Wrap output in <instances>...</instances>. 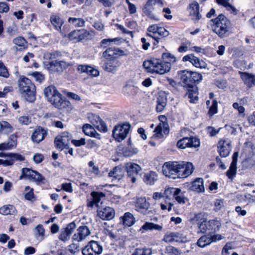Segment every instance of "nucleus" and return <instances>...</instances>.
<instances>
[{"label":"nucleus","mask_w":255,"mask_h":255,"mask_svg":"<svg viewBox=\"0 0 255 255\" xmlns=\"http://www.w3.org/2000/svg\"><path fill=\"white\" fill-rule=\"evenodd\" d=\"M238 157V153L235 152L233 155L232 162L229 170L226 172V175L229 179H232L236 174L237 163Z\"/></svg>","instance_id":"nucleus-29"},{"label":"nucleus","mask_w":255,"mask_h":255,"mask_svg":"<svg viewBox=\"0 0 255 255\" xmlns=\"http://www.w3.org/2000/svg\"><path fill=\"white\" fill-rule=\"evenodd\" d=\"M200 6L197 1H193L190 4L189 12L192 18L195 21H198L201 17L199 12Z\"/></svg>","instance_id":"nucleus-28"},{"label":"nucleus","mask_w":255,"mask_h":255,"mask_svg":"<svg viewBox=\"0 0 255 255\" xmlns=\"http://www.w3.org/2000/svg\"><path fill=\"white\" fill-rule=\"evenodd\" d=\"M16 210L14 206L11 205H4L0 208V214L3 215H14Z\"/></svg>","instance_id":"nucleus-42"},{"label":"nucleus","mask_w":255,"mask_h":255,"mask_svg":"<svg viewBox=\"0 0 255 255\" xmlns=\"http://www.w3.org/2000/svg\"><path fill=\"white\" fill-rule=\"evenodd\" d=\"M182 61L183 62L189 61L195 67L200 69L206 68L207 66L204 61L200 59L192 54L184 56L182 58Z\"/></svg>","instance_id":"nucleus-18"},{"label":"nucleus","mask_w":255,"mask_h":255,"mask_svg":"<svg viewBox=\"0 0 255 255\" xmlns=\"http://www.w3.org/2000/svg\"><path fill=\"white\" fill-rule=\"evenodd\" d=\"M98 216L103 220H110L115 216L114 210L110 207H99L97 210Z\"/></svg>","instance_id":"nucleus-19"},{"label":"nucleus","mask_w":255,"mask_h":255,"mask_svg":"<svg viewBox=\"0 0 255 255\" xmlns=\"http://www.w3.org/2000/svg\"><path fill=\"white\" fill-rule=\"evenodd\" d=\"M71 138V134L68 132L65 131L56 137L54 143L56 147L62 150L68 147Z\"/></svg>","instance_id":"nucleus-10"},{"label":"nucleus","mask_w":255,"mask_h":255,"mask_svg":"<svg viewBox=\"0 0 255 255\" xmlns=\"http://www.w3.org/2000/svg\"><path fill=\"white\" fill-rule=\"evenodd\" d=\"M218 103L215 100L212 102V105L209 109V115L212 116L218 112Z\"/></svg>","instance_id":"nucleus-58"},{"label":"nucleus","mask_w":255,"mask_h":255,"mask_svg":"<svg viewBox=\"0 0 255 255\" xmlns=\"http://www.w3.org/2000/svg\"><path fill=\"white\" fill-rule=\"evenodd\" d=\"M88 118L90 122L94 126L99 128V126H101L103 131H107L106 124L102 121L99 116L92 114L88 117Z\"/></svg>","instance_id":"nucleus-30"},{"label":"nucleus","mask_w":255,"mask_h":255,"mask_svg":"<svg viewBox=\"0 0 255 255\" xmlns=\"http://www.w3.org/2000/svg\"><path fill=\"white\" fill-rule=\"evenodd\" d=\"M177 162H167L162 166L163 174L166 177L172 179L178 178Z\"/></svg>","instance_id":"nucleus-7"},{"label":"nucleus","mask_w":255,"mask_h":255,"mask_svg":"<svg viewBox=\"0 0 255 255\" xmlns=\"http://www.w3.org/2000/svg\"><path fill=\"white\" fill-rule=\"evenodd\" d=\"M188 97L190 99V102L195 103L198 100V94L196 91H189L188 93Z\"/></svg>","instance_id":"nucleus-60"},{"label":"nucleus","mask_w":255,"mask_h":255,"mask_svg":"<svg viewBox=\"0 0 255 255\" xmlns=\"http://www.w3.org/2000/svg\"><path fill=\"white\" fill-rule=\"evenodd\" d=\"M75 228L76 224L74 222L69 224L66 228L62 229L59 239L64 242L68 241Z\"/></svg>","instance_id":"nucleus-20"},{"label":"nucleus","mask_w":255,"mask_h":255,"mask_svg":"<svg viewBox=\"0 0 255 255\" xmlns=\"http://www.w3.org/2000/svg\"><path fill=\"white\" fill-rule=\"evenodd\" d=\"M103 67L104 69L108 72L115 71L118 66V63L114 58L103 59Z\"/></svg>","instance_id":"nucleus-31"},{"label":"nucleus","mask_w":255,"mask_h":255,"mask_svg":"<svg viewBox=\"0 0 255 255\" xmlns=\"http://www.w3.org/2000/svg\"><path fill=\"white\" fill-rule=\"evenodd\" d=\"M78 71L80 73H85L94 77L98 76L99 72L93 67L85 65H79L77 67Z\"/></svg>","instance_id":"nucleus-32"},{"label":"nucleus","mask_w":255,"mask_h":255,"mask_svg":"<svg viewBox=\"0 0 255 255\" xmlns=\"http://www.w3.org/2000/svg\"><path fill=\"white\" fill-rule=\"evenodd\" d=\"M126 169L128 178L132 183L135 182L136 177L141 170V167L136 163L128 162L126 164Z\"/></svg>","instance_id":"nucleus-13"},{"label":"nucleus","mask_w":255,"mask_h":255,"mask_svg":"<svg viewBox=\"0 0 255 255\" xmlns=\"http://www.w3.org/2000/svg\"><path fill=\"white\" fill-rule=\"evenodd\" d=\"M218 152L222 157L228 156L231 150V141L230 139H223L218 143Z\"/></svg>","instance_id":"nucleus-16"},{"label":"nucleus","mask_w":255,"mask_h":255,"mask_svg":"<svg viewBox=\"0 0 255 255\" xmlns=\"http://www.w3.org/2000/svg\"><path fill=\"white\" fill-rule=\"evenodd\" d=\"M18 122L21 125H28L31 122V117L28 116H21L18 119Z\"/></svg>","instance_id":"nucleus-54"},{"label":"nucleus","mask_w":255,"mask_h":255,"mask_svg":"<svg viewBox=\"0 0 255 255\" xmlns=\"http://www.w3.org/2000/svg\"><path fill=\"white\" fill-rule=\"evenodd\" d=\"M191 190L197 192H203L204 191L203 180L202 178H197L192 183L190 187Z\"/></svg>","instance_id":"nucleus-34"},{"label":"nucleus","mask_w":255,"mask_h":255,"mask_svg":"<svg viewBox=\"0 0 255 255\" xmlns=\"http://www.w3.org/2000/svg\"><path fill=\"white\" fill-rule=\"evenodd\" d=\"M91 195V200H89L87 203V206L90 208H93L94 206L98 207L101 199L105 197V195L102 192H92Z\"/></svg>","instance_id":"nucleus-27"},{"label":"nucleus","mask_w":255,"mask_h":255,"mask_svg":"<svg viewBox=\"0 0 255 255\" xmlns=\"http://www.w3.org/2000/svg\"><path fill=\"white\" fill-rule=\"evenodd\" d=\"M239 74L248 87L251 88L255 85V75L244 72H239Z\"/></svg>","instance_id":"nucleus-26"},{"label":"nucleus","mask_w":255,"mask_h":255,"mask_svg":"<svg viewBox=\"0 0 255 255\" xmlns=\"http://www.w3.org/2000/svg\"><path fill=\"white\" fill-rule=\"evenodd\" d=\"M175 189V188H168L166 189L163 192L164 198H165L166 199L168 200L170 199L172 195L174 196Z\"/></svg>","instance_id":"nucleus-59"},{"label":"nucleus","mask_w":255,"mask_h":255,"mask_svg":"<svg viewBox=\"0 0 255 255\" xmlns=\"http://www.w3.org/2000/svg\"><path fill=\"white\" fill-rule=\"evenodd\" d=\"M46 134V131L42 128L39 127L35 128L33 132L31 135V139L33 142L38 143L43 140Z\"/></svg>","instance_id":"nucleus-25"},{"label":"nucleus","mask_w":255,"mask_h":255,"mask_svg":"<svg viewBox=\"0 0 255 255\" xmlns=\"http://www.w3.org/2000/svg\"><path fill=\"white\" fill-rule=\"evenodd\" d=\"M90 234L91 232L88 227L82 226L78 228L77 233L73 235L72 239L73 240L78 242L82 241L85 240Z\"/></svg>","instance_id":"nucleus-21"},{"label":"nucleus","mask_w":255,"mask_h":255,"mask_svg":"<svg viewBox=\"0 0 255 255\" xmlns=\"http://www.w3.org/2000/svg\"><path fill=\"white\" fill-rule=\"evenodd\" d=\"M214 242V239L212 238L211 235H207L201 237L197 242L198 246L204 248L207 245H210L211 243Z\"/></svg>","instance_id":"nucleus-44"},{"label":"nucleus","mask_w":255,"mask_h":255,"mask_svg":"<svg viewBox=\"0 0 255 255\" xmlns=\"http://www.w3.org/2000/svg\"><path fill=\"white\" fill-rule=\"evenodd\" d=\"M167 103V98L164 93H159L157 99L156 110L158 112H162Z\"/></svg>","instance_id":"nucleus-36"},{"label":"nucleus","mask_w":255,"mask_h":255,"mask_svg":"<svg viewBox=\"0 0 255 255\" xmlns=\"http://www.w3.org/2000/svg\"><path fill=\"white\" fill-rule=\"evenodd\" d=\"M13 42L19 46H23L26 43L25 40L22 37H17L13 40Z\"/></svg>","instance_id":"nucleus-64"},{"label":"nucleus","mask_w":255,"mask_h":255,"mask_svg":"<svg viewBox=\"0 0 255 255\" xmlns=\"http://www.w3.org/2000/svg\"><path fill=\"white\" fill-rule=\"evenodd\" d=\"M169 128L167 123L162 122L160 123L155 128L154 130V134L153 136L155 138L160 139L163 137V132L165 134L169 133Z\"/></svg>","instance_id":"nucleus-24"},{"label":"nucleus","mask_w":255,"mask_h":255,"mask_svg":"<svg viewBox=\"0 0 255 255\" xmlns=\"http://www.w3.org/2000/svg\"><path fill=\"white\" fill-rule=\"evenodd\" d=\"M68 22L75 27H82L85 25V21L82 18L69 17Z\"/></svg>","instance_id":"nucleus-47"},{"label":"nucleus","mask_w":255,"mask_h":255,"mask_svg":"<svg viewBox=\"0 0 255 255\" xmlns=\"http://www.w3.org/2000/svg\"><path fill=\"white\" fill-rule=\"evenodd\" d=\"M61 55L62 54L60 51L47 52L44 54L43 58L47 60L55 59L61 57Z\"/></svg>","instance_id":"nucleus-50"},{"label":"nucleus","mask_w":255,"mask_h":255,"mask_svg":"<svg viewBox=\"0 0 255 255\" xmlns=\"http://www.w3.org/2000/svg\"><path fill=\"white\" fill-rule=\"evenodd\" d=\"M157 174L154 171H148L144 173L143 175V180L147 185H153L157 180Z\"/></svg>","instance_id":"nucleus-33"},{"label":"nucleus","mask_w":255,"mask_h":255,"mask_svg":"<svg viewBox=\"0 0 255 255\" xmlns=\"http://www.w3.org/2000/svg\"><path fill=\"white\" fill-rule=\"evenodd\" d=\"M162 255H179L180 254V252L175 247L172 246H167L165 247L164 250V253H161Z\"/></svg>","instance_id":"nucleus-49"},{"label":"nucleus","mask_w":255,"mask_h":255,"mask_svg":"<svg viewBox=\"0 0 255 255\" xmlns=\"http://www.w3.org/2000/svg\"><path fill=\"white\" fill-rule=\"evenodd\" d=\"M12 126L7 122H0V132L7 133L12 131Z\"/></svg>","instance_id":"nucleus-48"},{"label":"nucleus","mask_w":255,"mask_h":255,"mask_svg":"<svg viewBox=\"0 0 255 255\" xmlns=\"http://www.w3.org/2000/svg\"><path fill=\"white\" fill-rule=\"evenodd\" d=\"M169 35V32L167 31L164 27H159L157 32V36L158 37H160V39L166 37Z\"/></svg>","instance_id":"nucleus-55"},{"label":"nucleus","mask_w":255,"mask_h":255,"mask_svg":"<svg viewBox=\"0 0 255 255\" xmlns=\"http://www.w3.org/2000/svg\"><path fill=\"white\" fill-rule=\"evenodd\" d=\"M159 26L156 24H152L148 28V31L150 33H148L147 35L154 38L157 42L160 37L157 36V32Z\"/></svg>","instance_id":"nucleus-45"},{"label":"nucleus","mask_w":255,"mask_h":255,"mask_svg":"<svg viewBox=\"0 0 255 255\" xmlns=\"http://www.w3.org/2000/svg\"><path fill=\"white\" fill-rule=\"evenodd\" d=\"M115 54V51L112 48H108L103 52V59L114 58Z\"/></svg>","instance_id":"nucleus-57"},{"label":"nucleus","mask_w":255,"mask_h":255,"mask_svg":"<svg viewBox=\"0 0 255 255\" xmlns=\"http://www.w3.org/2000/svg\"><path fill=\"white\" fill-rule=\"evenodd\" d=\"M215 225L218 228L220 223L216 220L204 221L199 224V229L202 233H211L216 230V228L214 227Z\"/></svg>","instance_id":"nucleus-17"},{"label":"nucleus","mask_w":255,"mask_h":255,"mask_svg":"<svg viewBox=\"0 0 255 255\" xmlns=\"http://www.w3.org/2000/svg\"><path fill=\"white\" fill-rule=\"evenodd\" d=\"M173 197L180 204H184L188 201L187 198L185 197L183 193L179 188H175Z\"/></svg>","instance_id":"nucleus-43"},{"label":"nucleus","mask_w":255,"mask_h":255,"mask_svg":"<svg viewBox=\"0 0 255 255\" xmlns=\"http://www.w3.org/2000/svg\"><path fill=\"white\" fill-rule=\"evenodd\" d=\"M150 207L149 203L146 201L145 198H138L135 203L136 210L143 214H147Z\"/></svg>","instance_id":"nucleus-23"},{"label":"nucleus","mask_w":255,"mask_h":255,"mask_svg":"<svg viewBox=\"0 0 255 255\" xmlns=\"http://www.w3.org/2000/svg\"><path fill=\"white\" fill-rule=\"evenodd\" d=\"M162 57L163 59L168 60L166 63L170 64L171 63H174L176 61L175 56L170 53H164L162 54Z\"/></svg>","instance_id":"nucleus-56"},{"label":"nucleus","mask_w":255,"mask_h":255,"mask_svg":"<svg viewBox=\"0 0 255 255\" xmlns=\"http://www.w3.org/2000/svg\"><path fill=\"white\" fill-rule=\"evenodd\" d=\"M200 145L199 139L194 136L184 137L178 141L177 146L181 149L186 147H198Z\"/></svg>","instance_id":"nucleus-9"},{"label":"nucleus","mask_w":255,"mask_h":255,"mask_svg":"<svg viewBox=\"0 0 255 255\" xmlns=\"http://www.w3.org/2000/svg\"><path fill=\"white\" fill-rule=\"evenodd\" d=\"M83 131L85 134L94 137L98 139H100V134L98 133L95 128L89 124H85L83 126Z\"/></svg>","instance_id":"nucleus-35"},{"label":"nucleus","mask_w":255,"mask_h":255,"mask_svg":"<svg viewBox=\"0 0 255 255\" xmlns=\"http://www.w3.org/2000/svg\"><path fill=\"white\" fill-rule=\"evenodd\" d=\"M178 178H186L191 175L194 170V166L191 162H177Z\"/></svg>","instance_id":"nucleus-12"},{"label":"nucleus","mask_w":255,"mask_h":255,"mask_svg":"<svg viewBox=\"0 0 255 255\" xmlns=\"http://www.w3.org/2000/svg\"><path fill=\"white\" fill-rule=\"evenodd\" d=\"M138 149L136 148H132L130 147H127L124 151V154L126 156H131L134 154L138 152Z\"/></svg>","instance_id":"nucleus-61"},{"label":"nucleus","mask_w":255,"mask_h":255,"mask_svg":"<svg viewBox=\"0 0 255 255\" xmlns=\"http://www.w3.org/2000/svg\"><path fill=\"white\" fill-rule=\"evenodd\" d=\"M22 175L28 179L33 180L37 183H44L46 181L45 177L38 172L27 168L22 169Z\"/></svg>","instance_id":"nucleus-15"},{"label":"nucleus","mask_w":255,"mask_h":255,"mask_svg":"<svg viewBox=\"0 0 255 255\" xmlns=\"http://www.w3.org/2000/svg\"><path fill=\"white\" fill-rule=\"evenodd\" d=\"M143 67L149 73L162 75L168 72L171 65L159 59H152L143 62Z\"/></svg>","instance_id":"nucleus-2"},{"label":"nucleus","mask_w":255,"mask_h":255,"mask_svg":"<svg viewBox=\"0 0 255 255\" xmlns=\"http://www.w3.org/2000/svg\"><path fill=\"white\" fill-rule=\"evenodd\" d=\"M16 144V136L12 134L10 136V140L8 142L0 144V150L10 149L15 147Z\"/></svg>","instance_id":"nucleus-38"},{"label":"nucleus","mask_w":255,"mask_h":255,"mask_svg":"<svg viewBox=\"0 0 255 255\" xmlns=\"http://www.w3.org/2000/svg\"><path fill=\"white\" fill-rule=\"evenodd\" d=\"M209 23L213 31L220 36H223L228 31L230 25V20L222 14L210 20Z\"/></svg>","instance_id":"nucleus-4"},{"label":"nucleus","mask_w":255,"mask_h":255,"mask_svg":"<svg viewBox=\"0 0 255 255\" xmlns=\"http://www.w3.org/2000/svg\"><path fill=\"white\" fill-rule=\"evenodd\" d=\"M109 176L115 179H120L123 176L121 168L119 167H115L109 173Z\"/></svg>","instance_id":"nucleus-51"},{"label":"nucleus","mask_w":255,"mask_h":255,"mask_svg":"<svg viewBox=\"0 0 255 255\" xmlns=\"http://www.w3.org/2000/svg\"><path fill=\"white\" fill-rule=\"evenodd\" d=\"M46 67L51 72H60L66 69L69 64L64 61H52L48 63H45Z\"/></svg>","instance_id":"nucleus-14"},{"label":"nucleus","mask_w":255,"mask_h":255,"mask_svg":"<svg viewBox=\"0 0 255 255\" xmlns=\"http://www.w3.org/2000/svg\"><path fill=\"white\" fill-rule=\"evenodd\" d=\"M187 76H190L191 82H199L202 79L201 74L196 72L190 71V73H187Z\"/></svg>","instance_id":"nucleus-52"},{"label":"nucleus","mask_w":255,"mask_h":255,"mask_svg":"<svg viewBox=\"0 0 255 255\" xmlns=\"http://www.w3.org/2000/svg\"><path fill=\"white\" fill-rule=\"evenodd\" d=\"M163 241L166 243H183L187 241L186 236L180 232H168L164 235Z\"/></svg>","instance_id":"nucleus-11"},{"label":"nucleus","mask_w":255,"mask_h":255,"mask_svg":"<svg viewBox=\"0 0 255 255\" xmlns=\"http://www.w3.org/2000/svg\"><path fill=\"white\" fill-rule=\"evenodd\" d=\"M130 128V126L129 124L116 126L113 130L114 138L118 141H122L127 136Z\"/></svg>","instance_id":"nucleus-6"},{"label":"nucleus","mask_w":255,"mask_h":255,"mask_svg":"<svg viewBox=\"0 0 255 255\" xmlns=\"http://www.w3.org/2000/svg\"><path fill=\"white\" fill-rule=\"evenodd\" d=\"M18 89L26 101L33 102L35 100V86L29 79L23 77L18 80Z\"/></svg>","instance_id":"nucleus-3"},{"label":"nucleus","mask_w":255,"mask_h":255,"mask_svg":"<svg viewBox=\"0 0 255 255\" xmlns=\"http://www.w3.org/2000/svg\"><path fill=\"white\" fill-rule=\"evenodd\" d=\"M62 35L63 37H68L70 41L74 43L79 42L91 37L90 32L85 29L74 30L68 34L63 33Z\"/></svg>","instance_id":"nucleus-5"},{"label":"nucleus","mask_w":255,"mask_h":255,"mask_svg":"<svg viewBox=\"0 0 255 255\" xmlns=\"http://www.w3.org/2000/svg\"><path fill=\"white\" fill-rule=\"evenodd\" d=\"M44 94L47 100L58 109H64L68 105V102L62 98V95L53 85L46 87L44 90Z\"/></svg>","instance_id":"nucleus-1"},{"label":"nucleus","mask_w":255,"mask_h":255,"mask_svg":"<svg viewBox=\"0 0 255 255\" xmlns=\"http://www.w3.org/2000/svg\"><path fill=\"white\" fill-rule=\"evenodd\" d=\"M152 251L151 248H136L131 255H152Z\"/></svg>","instance_id":"nucleus-46"},{"label":"nucleus","mask_w":255,"mask_h":255,"mask_svg":"<svg viewBox=\"0 0 255 255\" xmlns=\"http://www.w3.org/2000/svg\"><path fill=\"white\" fill-rule=\"evenodd\" d=\"M162 229V227L160 225L147 222L142 226L139 231L143 233L144 231H152L154 230L161 231Z\"/></svg>","instance_id":"nucleus-37"},{"label":"nucleus","mask_w":255,"mask_h":255,"mask_svg":"<svg viewBox=\"0 0 255 255\" xmlns=\"http://www.w3.org/2000/svg\"><path fill=\"white\" fill-rule=\"evenodd\" d=\"M121 219L123 224L128 227L132 226L135 222L133 215L129 212L125 213L124 215L121 217Z\"/></svg>","instance_id":"nucleus-40"},{"label":"nucleus","mask_w":255,"mask_h":255,"mask_svg":"<svg viewBox=\"0 0 255 255\" xmlns=\"http://www.w3.org/2000/svg\"><path fill=\"white\" fill-rule=\"evenodd\" d=\"M230 0H216L218 4L221 5L226 8L227 10L230 11L234 15L237 14L238 10L229 3Z\"/></svg>","instance_id":"nucleus-41"},{"label":"nucleus","mask_w":255,"mask_h":255,"mask_svg":"<svg viewBox=\"0 0 255 255\" xmlns=\"http://www.w3.org/2000/svg\"><path fill=\"white\" fill-rule=\"evenodd\" d=\"M163 4L162 0H148L143 8V11L146 15H151L154 6L157 5L160 7Z\"/></svg>","instance_id":"nucleus-22"},{"label":"nucleus","mask_w":255,"mask_h":255,"mask_svg":"<svg viewBox=\"0 0 255 255\" xmlns=\"http://www.w3.org/2000/svg\"><path fill=\"white\" fill-rule=\"evenodd\" d=\"M103 247L97 241H91L82 250L83 255H100L103 252Z\"/></svg>","instance_id":"nucleus-8"},{"label":"nucleus","mask_w":255,"mask_h":255,"mask_svg":"<svg viewBox=\"0 0 255 255\" xmlns=\"http://www.w3.org/2000/svg\"><path fill=\"white\" fill-rule=\"evenodd\" d=\"M25 194L24 197L25 199L29 201H31L34 198L33 193V189L30 188L29 186H26L25 187Z\"/></svg>","instance_id":"nucleus-53"},{"label":"nucleus","mask_w":255,"mask_h":255,"mask_svg":"<svg viewBox=\"0 0 255 255\" xmlns=\"http://www.w3.org/2000/svg\"><path fill=\"white\" fill-rule=\"evenodd\" d=\"M50 20L55 28L62 35L63 33L62 32L61 27L64 23L63 19L58 15H53L50 17Z\"/></svg>","instance_id":"nucleus-39"},{"label":"nucleus","mask_w":255,"mask_h":255,"mask_svg":"<svg viewBox=\"0 0 255 255\" xmlns=\"http://www.w3.org/2000/svg\"><path fill=\"white\" fill-rule=\"evenodd\" d=\"M68 250L72 254H75L79 251L78 243H73L68 246Z\"/></svg>","instance_id":"nucleus-63"},{"label":"nucleus","mask_w":255,"mask_h":255,"mask_svg":"<svg viewBox=\"0 0 255 255\" xmlns=\"http://www.w3.org/2000/svg\"><path fill=\"white\" fill-rule=\"evenodd\" d=\"M0 76L4 78H7L9 76L8 71L2 62L0 64Z\"/></svg>","instance_id":"nucleus-62"}]
</instances>
